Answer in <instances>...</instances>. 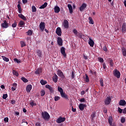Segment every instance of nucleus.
<instances>
[{"label":"nucleus","instance_id":"nucleus-21","mask_svg":"<svg viewBox=\"0 0 126 126\" xmlns=\"http://www.w3.org/2000/svg\"><path fill=\"white\" fill-rule=\"evenodd\" d=\"M54 11L55 13H59L61 11V8H60V7L56 6L54 7Z\"/></svg>","mask_w":126,"mask_h":126},{"label":"nucleus","instance_id":"nucleus-57","mask_svg":"<svg viewBox=\"0 0 126 126\" xmlns=\"http://www.w3.org/2000/svg\"><path fill=\"white\" fill-rule=\"evenodd\" d=\"M102 67L104 69V70H106V63H103V64H102Z\"/></svg>","mask_w":126,"mask_h":126},{"label":"nucleus","instance_id":"nucleus-28","mask_svg":"<svg viewBox=\"0 0 126 126\" xmlns=\"http://www.w3.org/2000/svg\"><path fill=\"white\" fill-rule=\"evenodd\" d=\"M108 123L110 126L113 125V118L112 116H110L108 118Z\"/></svg>","mask_w":126,"mask_h":126},{"label":"nucleus","instance_id":"nucleus-37","mask_svg":"<svg viewBox=\"0 0 126 126\" xmlns=\"http://www.w3.org/2000/svg\"><path fill=\"white\" fill-rule=\"evenodd\" d=\"M45 94H46V92L44 90H42L40 91V95L41 97H43V96H45Z\"/></svg>","mask_w":126,"mask_h":126},{"label":"nucleus","instance_id":"nucleus-14","mask_svg":"<svg viewBox=\"0 0 126 126\" xmlns=\"http://www.w3.org/2000/svg\"><path fill=\"white\" fill-rule=\"evenodd\" d=\"M52 79H53V81H54L55 83H57L58 82V79H59V77L55 73L54 74V76L52 77Z\"/></svg>","mask_w":126,"mask_h":126},{"label":"nucleus","instance_id":"nucleus-58","mask_svg":"<svg viewBox=\"0 0 126 126\" xmlns=\"http://www.w3.org/2000/svg\"><path fill=\"white\" fill-rule=\"evenodd\" d=\"M3 121L6 123H8V117L4 118Z\"/></svg>","mask_w":126,"mask_h":126},{"label":"nucleus","instance_id":"nucleus-61","mask_svg":"<svg viewBox=\"0 0 126 126\" xmlns=\"http://www.w3.org/2000/svg\"><path fill=\"white\" fill-rule=\"evenodd\" d=\"M71 77L72 79L74 78V72H73V71L72 72Z\"/></svg>","mask_w":126,"mask_h":126},{"label":"nucleus","instance_id":"nucleus-9","mask_svg":"<svg viewBox=\"0 0 126 126\" xmlns=\"http://www.w3.org/2000/svg\"><path fill=\"white\" fill-rule=\"evenodd\" d=\"M45 22H41L40 24H39V28L41 30V32H43L44 30H45Z\"/></svg>","mask_w":126,"mask_h":126},{"label":"nucleus","instance_id":"nucleus-19","mask_svg":"<svg viewBox=\"0 0 126 126\" xmlns=\"http://www.w3.org/2000/svg\"><path fill=\"white\" fill-rule=\"evenodd\" d=\"M87 5L85 3H83L82 5L80 7V11H83L85 8H86V6Z\"/></svg>","mask_w":126,"mask_h":126},{"label":"nucleus","instance_id":"nucleus-5","mask_svg":"<svg viewBox=\"0 0 126 126\" xmlns=\"http://www.w3.org/2000/svg\"><path fill=\"white\" fill-rule=\"evenodd\" d=\"M57 75H59L60 77H61L63 79H64L65 78V76H64V75H63V73L61 70H57Z\"/></svg>","mask_w":126,"mask_h":126},{"label":"nucleus","instance_id":"nucleus-23","mask_svg":"<svg viewBox=\"0 0 126 126\" xmlns=\"http://www.w3.org/2000/svg\"><path fill=\"white\" fill-rule=\"evenodd\" d=\"M95 117H96V112H94L91 115V120L92 122H93V121H94V118H95Z\"/></svg>","mask_w":126,"mask_h":126},{"label":"nucleus","instance_id":"nucleus-2","mask_svg":"<svg viewBox=\"0 0 126 126\" xmlns=\"http://www.w3.org/2000/svg\"><path fill=\"white\" fill-rule=\"evenodd\" d=\"M111 101L112 98H111V96H107L104 100V103L105 105H110Z\"/></svg>","mask_w":126,"mask_h":126},{"label":"nucleus","instance_id":"nucleus-4","mask_svg":"<svg viewBox=\"0 0 126 126\" xmlns=\"http://www.w3.org/2000/svg\"><path fill=\"white\" fill-rule=\"evenodd\" d=\"M113 74L115 77H117V78H120L121 77V73L120 72V71L117 69L114 71Z\"/></svg>","mask_w":126,"mask_h":126},{"label":"nucleus","instance_id":"nucleus-32","mask_svg":"<svg viewBox=\"0 0 126 126\" xmlns=\"http://www.w3.org/2000/svg\"><path fill=\"white\" fill-rule=\"evenodd\" d=\"M1 58L2 60L4 61V62H6V63H8L9 62V59L6 57H5L4 56H2Z\"/></svg>","mask_w":126,"mask_h":126},{"label":"nucleus","instance_id":"nucleus-17","mask_svg":"<svg viewBox=\"0 0 126 126\" xmlns=\"http://www.w3.org/2000/svg\"><path fill=\"white\" fill-rule=\"evenodd\" d=\"M45 87H46V88H47V89H49V90L51 92V93H53L54 90L53 89V87H52V86H51L49 85H46L45 86Z\"/></svg>","mask_w":126,"mask_h":126},{"label":"nucleus","instance_id":"nucleus-62","mask_svg":"<svg viewBox=\"0 0 126 126\" xmlns=\"http://www.w3.org/2000/svg\"><path fill=\"white\" fill-rule=\"evenodd\" d=\"M0 88H1V89H5V87L4 86V85H1L0 86Z\"/></svg>","mask_w":126,"mask_h":126},{"label":"nucleus","instance_id":"nucleus-20","mask_svg":"<svg viewBox=\"0 0 126 126\" xmlns=\"http://www.w3.org/2000/svg\"><path fill=\"white\" fill-rule=\"evenodd\" d=\"M67 7L69 9V11L70 14L72 13L73 12V9H72V6L70 4H68L67 5Z\"/></svg>","mask_w":126,"mask_h":126},{"label":"nucleus","instance_id":"nucleus-53","mask_svg":"<svg viewBox=\"0 0 126 126\" xmlns=\"http://www.w3.org/2000/svg\"><path fill=\"white\" fill-rule=\"evenodd\" d=\"M98 61L100 63H104V59L101 57L98 58Z\"/></svg>","mask_w":126,"mask_h":126},{"label":"nucleus","instance_id":"nucleus-39","mask_svg":"<svg viewBox=\"0 0 126 126\" xmlns=\"http://www.w3.org/2000/svg\"><path fill=\"white\" fill-rule=\"evenodd\" d=\"M32 12H36L37 11V8L35 6H32Z\"/></svg>","mask_w":126,"mask_h":126},{"label":"nucleus","instance_id":"nucleus-1","mask_svg":"<svg viewBox=\"0 0 126 126\" xmlns=\"http://www.w3.org/2000/svg\"><path fill=\"white\" fill-rule=\"evenodd\" d=\"M41 118L45 121H49L50 120V114L47 111L42 112H41Z\"/></svg>","mask_w":126,"mask_h":126},{"label":"nucleus","instance_id":"nucleus-15","mask_svg":"<svg viewBox=\"0 0 126 126\" xmlns=\"http://www.w3.org/2000/svg\"><path fill=\"white\" fill-rule=\"evenodd\" d=\"M126 23H124L122 25V33H126Z\"/></svg>","mask_w":126,"mask_h":126},{"label":"nucleus","instance_id":"nucleus-24","mask_svg":"<svg viewBox=\"0 0 126 126\" xmlns=\"http://www.w3.org/2000/svg\"><path fill=\"white\" fill-rule=\"evenodd\" d=\"M120 106H126V102L125 100H121L119 102Z\"/></svg>","mask_w":126,"mask_h":126},{"label":"nucleus","instance_id":"nucleus-42","mask_svg":"<svg viewBox=\"0 0 126 126\" xmlns=\"http://www.w3.org/2000/svg\"><path fill=\"white\" fill-rule=\"evenodd\" d=\"M58 90L60 93V94L63 93V88H62L60 87H58Z\"/></svg>","mask_w":126,"mask_h":126},{"label":"nucleus","instance_id":"nucleus-11","mask_svg":"<svg viewBox=\"0 0 126 126\" xmlns=\"http://www.w3.org/2000/svg\"><path fill=\"white\" fill-rule=\"evenodd\" d=\"M56 33L58 36H62V29L61 28L58 27L57 28Z\"/></svg>","mask_w":126,"mask_h":126},{"label":"nucleus","instance_id":"nucleus-54","mask_svg":"<svg viewBox=\"0 0 126 126\" xmlns=\"http://www.w3.org/2000/svg\"><path fill=\"white\" fill-rule=\"evenodd\" d=\"M118 111L120 114H122V113H123V109H122L120 107L118 108Z\"/></svg>","mask_w":126,"mask_h":126},{"label":"nucleus","instance_id":"nucleus-38","mask_svg":"<svg viewBox=\"0 0 126 126\" xmlns=\"http://www.w3.org/2000/svg\"><path fill=\"white\" fill-rule=\"evenodd\" d=\"M12 72L13 74H14V75H16V76H18V75H19V74H18V72H17V71L15 70H13Z\"/></svg>","mask_w":126,"mask_h":126},{"label":"nucleus","instance_id":"nucleus-25","mask_svg":"<svg viewBox=\"0 0 126 126\" xmlns=\"http://www.w3.org/2000/svg\"><path fill=\"white\" fill-rule=\"evenodd\" d=\"M89 44L90 47H94V41L92 40L91 38H89Z\"/></svg>","mask_w":126,"mask_h":126},{"label":"nucleus","instance_id":"nucleus-41","mask_svg":"<svg viewBox=\"0 0 126 126\" xmlns=\"http://www.w3.org/2000/svg\"><path fill=\"white\" fill-rule=\"evenodd\" d=\"M40 83L42 85H45V84H47V81L44 80H41Z\"/></svg>","mask_w":126,"mask_h":126},{"label":"nucleus","instance_id":"nucleus-7","mask_svg":"<svg viewBox=\"0 0 126 126\" xmlns=\"http://www.w3.org/2000/svg\"><path fill=\"white\" fill-rule=\"evenodd\" d=\"M61 53L64 58H66V53H65V48L62 47L61 48Z\"/></svg>","mask_w":126,"mask_h":126},{"label":"nucleus","instance_id":"nucleus-26","mask_svg":"<svg viewBox=\"0 0 126 126\" xmlns=\"http://www.w3.org/2000/svg\"><path fill=\"white\" fill-rule=\"evenodd\" d=\"M18 16L19 17H20V18H21V19H23V20H24L25 21H26V20H27L26 17L23 15L22 14H19Z\"/></svg>","mask_w":126,"mask_h":126},{"label":"nucleus","instance_id":"nucleus-12","mask_svg":"<svg viewBox=\"0 0 126 126\" xmlns=\"http://www.w3.org/2000/svg\"><path fill=\"white\" fill-rule=\"evenodd\" d=\"M86 107V104H84L83 103H80L79 105V109L80 110V111H83L84 110V108Z\"/></svg>","mask_w":126,"mask_h":126},{"label":"nucleus","instance_id":"nucleus-59","mask_svg":"<svg viewBox=\"0 0 126 126\" xmlns=\"http://www.w3.org/2000/svg\"><path fill=\"white\" fill-rule=\"evenodd\" d=\"M35 126H41V123L40 122H36Z\"/></svg>","mask_w":126,"mask_h":126},{"label":"nucleus","instance_id":"nucleus-8","mask_svg":"<svg viewBox=\"0 0 126 126\" xmlns=\"http://www.w3.org/2000/svg\"><path fill=\"white\" fill-rule=\"evenodd\" d=\"M1 27H2V28H8V23L6 22V20H4L3 23L1 24Z\"/></svg>","mask_w":126,"mask_h":126},{"label":"nucleus","instance_id":"nucleus-52","mask_svg":"<svg viewBox=\"0 0 126 126\" xmlns=\"http://www.w3.org/2000/svg\"><path fill=\"white\" fill-rule=\"evenodd\" d=\"M16 26H17V24L16 23V22H14L13 24H12V27H13V28H15Z\"/></svg>","mask_w":126,"mask_h":126},{"label":"nucleus","instance_id":"nucleus-49","mask_svg":"<svg viewBox=\"0 0 126 126\" xmlns=\"http://www.w3.org/2000/svg\"><path fill=\"white\" fill-rule=\"evenodd\" d=\"M73 33H74V35H77V34H78V32H77V30H76V29H74L73 30Z\"/></svg>","mask_w":126,"mask_h":126},{"label":"nucleus","instance_id":"nucleus-22","mask_svg":"<svg viewBox=\"0 0 126 126\" xmlns=\"http://www.w3.org/2000/svg\"><path fill=\"white\" fill-rule=\"evenodd\" d=\"M35 74H40L42 73V68H38L34 72Z\"/></svg>","mask_w":126,"mask_h":126},{"label":"nucleus","instance_id":"nucleus-51","mask_svg":"<svg viewBox=\"0 0 126 126\" xmlns=\"http://www.w3.org/2000/svg\"><path fill=\"white\" fill-rule=\"evenodd\" d=\"M7 98V94H3L2 96V99H5Z\"/></svg>","mask_w":126,"mask_h":126},{"label":"nucleus","instance_id":"nucleus-3","mask_svg":"<svg viewBox=\"0 0 126 126\" xmlns=\"http://www.w3.org/2000/svg\"><path fill=\"white\" fill-rule=\"evenodd\" d=\"M63 25L64 28H65V29H68V28L69 27L68 21L67 20H64L63 23Z\"/></svg>","mask_w":126,"mask_h":126},{"label":"nucleus","instance_id":"nucleus-16","mask_svg":"<svg viewBox=\"0 0 126 126\" xmlns=\"http://www.w3.org/2000/svg\"><path fill=\"white\" fill-rule=\"evenodd\" d=\"M121 51L124 57H126V49L125 47L121 48Z\"/></svg>","mask_w":126,"mask_h":126},{"label":"nucleus","instance_id":"nucleus-10","mask_svg":"<svg viewBox=\"0 0 126 126\" xmlns=\"http://www.w3.org/2000/svg\"><path fill=\"white\" fill-rule=\"evenodd\" d=\"M57 44L59 46H63V39L60 37H59L57 38Z\"/></svg>","mask_w":126,"mask_h":126},{"label":"nucleus","instance_id":"nucleus-29","mask_svg":"<svg viewBox=\"0 0 126 126\" xmlns=\"http://www.w3.org/2000/svg\"><path fill=\"white\" fill-rule=\"evenodd\" d=\"M47 5H48V3L45 2L43 4H42L41 6H40L39 8L40 9H43L45 8V7H47Z\"/></svg>","mask_w":126,"mask_h":126},{"label":"nucleus","instance_id":"nucleus-45","mask_svg":"<svg viewBox=\"0 0 126 126\" xmlns=\"http://www.w3.org/2000/svg\"><path fill=\"white\" fill-rule=\"evenodd\" d=\"M27 33H28V35L29 36H31V35H32V33H33V32H32L31 30H29L28 32H27Z\"/></svg>","mask_w":126,"mask_h":126},{"label":"nucleus","instance_id":"nucleus-56","mask_svg":"<svg viewBox=\"0 0 126 126\" xmlns=\"http://www.w3.org/2000/svg\"><path fill=\"white\" fill-rule=\"evenodd\" d=\"M103 50L104 51V52H107L108 49H107V46L106 45H104V47H103Z\"/></svg>","mask_w":126,"mask_h":126},{"label":"nucleus","instance_id":"nucleus-64","mask_svg":"<svg viewBox=\"0 0 126 126\" xmlns=\"http://www.w3.org/2000/svg\"><path fill=\"white\" fill-rule=\"evenodd\" d=\"M84 94H85V91H83L81 92V95H84Z\"/></svg>","mask_w":126,"mask_h":126},{"label":"nucleus","instance_id":"nucleus-46","mask_svg":"<svg viewBox=\"0 0 126 126\" xmlns=\"http://www.w3.org/2000/svg\"><path fill=\"white\" fill-rule=\"evenodd\" d=\"M61 99V97L59 96H55L54 97V100L55 101H59V100H60Z\"/></svg>","mask_w":126,"mask_h":126},{"label":"nucleus","instance_id":"nucleus-55","mask_svg":"<svg viewBox=\"0 0 126 126\" xmlns=\"http://www.w3.org/2000/svg\"><path fill=\"white\" fill-rule=\"evenodd\" d=\"M86 100H85V98H82L80 99V102L81 103H83V102H86Z\"/></svg>","mask_w":126,"mask_h":126},{"label":"nucleus","instance_id":"nucleus-36","mask_svg":"<svg viewBox=\"0 0 126 126\" xmlns=\"http://www.w3.org/2000/svg\"><path fill=\"white\" fill-rule=\"evenodd\" d=\"M109 63L110 64V66H114V62L113 61V60L111 59H109Z\"/></svg>","mask_w":126,"mask_h":126},{"label":"nucleus","instance_id":"nucleus-6","mask_svg":"<svg viewBox=\"0 0 126 126\" xmlns=\"http://www.w3.org/2000/svg\"><path fill=\"white\" fill-rule=\"evenodd\" d=\"M65 121V118L60 117L58 118L57 120L56 121L58 124H61V123H63Z\"/></svg>","mask_w":126,"mask_h":126},{"label":"nucleus","instance_id":"nucleus-30","mask_svg":"<svg viewBox=\"0 0 126 126\" xmlns=\"http://www.w3.org/2000/svg\"><path fill=\"white\" fill-rule=\"evenodd\" d=\"M90 72L92 74V75H97V72L95 71V70H90Z\"/></svg>","mask_w":126,"mask_h":126},{"label":"nucleus","instance_id":"nucleus-60","mask_svg":"<svg viewBox=\"0 0 126 126\" xmlns=\"http://www.w3.org/2000/svg\"><path fill=\"white\" fill-rule=\"evenodd\" d=\"M11 104H15V103H16V101H15V100H14V99H12L11 100Z\"/></svg>","mask_w":126,"mask_h":126},{"label":"nucleus","instance_id":"nucleus-48","mask_svg":"<svg viewBox=\"0 0 126 126\" xmlns=\"http://www.w3.org/2000/svg\"><path fill=\"white\" fill-rule=\"evenodd\" d=\"M121 122L122 124H124V123L126 122V118H125L124 117H122L121 118Z\"/></svg>","mask_w":126,"mask_h":126},{"label":"nucleus","instance_id":"nucleus-35","mask_svg":"<svg viewBox=\"0 0 126 126\" xmlns=\"http://www.w3.org/2000/svg\"><path fill=\"white\" fill-rule=\"evenodd\" d=\"M37 54L39 58H42V51L41 50H37Z\"/></svg>","mask_w":126,"mask_h":126},{"label":"nucleus","instance_id":"nucleus-31","mask_svg":"<svg viewBox=\"0 0 126 126\" xmlns=\"http://www.w3.org/2000/svg\"><path fill=\"white\" fill-rule=\"evenodd\" d=\"M85 76L84 78L86 82H89V77H88V75L87 74H85Z\"/></svg>","mask_w":126,"mask_h":126},{"label":"nucleus","instance_id":"nucleus-40","mask_svg":"<svg viewBox=\"0 0 126 126\" xmlns=\"http://www.w3.org/2000/svg\"><path fill=\"white\" fill-rule=\"evenodd\" d=\"M99 82L100 83L101 86L102 87L104 86V81L103 80V78H100L99 80Z\"/></svg>","mask_w":126,"mask_h":126},{"label":"nucleus","instance_id":"nucleus-27","mask_svg":"<svg viewBox=\"0 0 126 126\" xmlns=\"http://www.w3.org/2000/svg\"><path fill=\"white\" fill-rule=\"evenodd\" d=\"M12 86L13 87L11 88V90L12 91H15V90H16V87H17V84L15 83H14L12 84Z\"/></svg>","mask_w":126,"mask_h":126},{"label":"nucleus","instance_id":"nucleus-34","mask_svg":"<svg viewBox=\"0 0 126 126\" xmlns=\"http://www.w3.org/2000/svg\"><path fill=\"white\" fill-rule=\"evenodd\" d=\"M20 44L21 48H23V47H25L26 46V43L24 41H21Z\"/></svg>","mask_w":126,"mask_h":126},{"label":"nucleus","instance_id":"nucleus-44","mask_svg":"<svg viewBox=\"0 0 126 126\" xmlns=\"http://www.w3.org/2000/svg\"><path fill=\"white\" fill-rule=\"evenodd\" d=\"M21 80L23 81V82H25V83H26V82H28V80L25 77H22Z\"/></svg>","mask_w":126,"mask_h":126},{"label":"nucleus","instance_id":"nucleus-13","mask_svg":"<svg viewBox=\"0 0 126 126\" xmlns=\"http://www.w3.org/2000/svg\"><path fill=\"white\" fill-rule=\"evenodd\" d=\"M61 96L62 97V98H63L64 99H66V100H68V96H67V94H65V93H61Z\"/></svg>","mask_w":126,"mask_h":126},{"label":"nucleus","instance_id":"nucleus-43","mask_svg":"<svg viewBox=\"0 0 126 126\" xmlns=\"http://www.w3.org/2000/svg\"><path fill=\"white\" fill-rule=\"evenodd\" d=\"M30 105L32 106V107H34V106H37V104L34 103V101H31Z\"/></svg>","mask_w":126,"mask_h":126},{"label":"nucleus","instance_id":"nucleus-33","mask_svg":"<svg viewBox=\"0 0 126 126\" xmlns=\"http://www.w3.org/2000/svg\"><path fill=\"white\" fill-rule=\"evenodd\" d=\"M89 20L90 24H92V25L94 24V21H93V19H92V17H89Z\"/></svg>","mask_w":126,"mask_h":126},{"label":"nucleus","instance_id":"nucleus-47","mask_svg":"<svg viewBox=\"0 0 126 126\" xmlns=\"http://www.w3.org/2000/svg\"><path fill=\"white\" fill-rule=\"evenodd\" d=\"M25 24L24 23V22H23V21H21L19 22V26H20V27H22V26H23V25H24Z\"/></svg>","mask_w":126,"mask_h":126},{"label":"nucleus","instance_id":"nucleus-50","mask_svg":"<svg viewBox=\"0 0 126 126\" xmlns=\"http://www.w3.org/2000/svg\"><path fill=\"white\" fill-rule=\"evenodd\" d=\"M14 62H15V63H21L20 60H19L18 59H17V58H15L14 59Z\"/></svg>","mask_w":126,"mask_h":126},{"label":"nucleus","instance_id":"nucleus-63","mask_svg":"<svg viewBox=\"0 0 126 126\" xmlns=\"http://www.w3.org/2000/svg\"><path fill=\"white\" fill-rule=\"evenodd\" d=\"M123 114H126V107L124 109V110L123 111Z\"/></svg>","mask_w":126,"mask_h":126},{"label":"nucleus","instance_id":"nucleus-18","mask_svg":"<svg viewBox=\"0 0 126 126\" xmlns=\"http://www.w3.org/2000/svg\"><path fill=\"white\" fill-rule=\"evenodd\" d=\"M32 90V85H28L26 88V91L27 93H29Z\"/></svg>","mask_w":126,"mask_h":126}]
</instances>
